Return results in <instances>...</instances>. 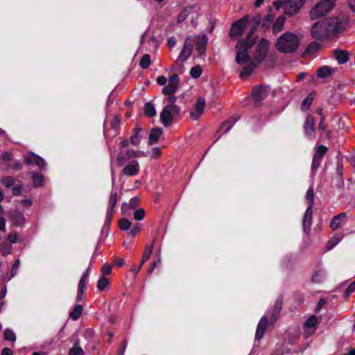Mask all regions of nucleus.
<instances>
[{"mask_svg":"<svg viewBox=\"0 0 355 355\" xmlns=\"http://www.w3.org/2000/svg\"><path fill=\"white\" fill-rule=\"evenodd\" d=\"M313 208V207L308 206L304 214L302 226L303 230L306 233H308L311 230V227L312 225Z\"/></svg>","mask_w":355,"mask_h":355,"instance_id":"16","label":"nucleus"},{"mask_svg":"<svg viewBox=\"0 0 355 355\" xmlns=\"http://www.w3.org/2000/svg\"><path fill=\"white\" fill-rule=\"evenodd\" d=\"M355 291V280L352 282L347 288L344 296L347 298Z\"/></svg>","mask_w":355,"mask_h":355,"instance_id":"58","label":"nucleus"},{"mask_svg":"<svg viewBox=\"0 0 355 355\" xmlns=\"http://www.w3.org/2000/svg\"><path fill=\"white\" fill-rule=\"evenodd\" d=\"M193 41L192 35L188 36L186 38L183 49L180 53L178 60L185 62L190 57L193 49Z\"/></svg>","mask_w":355,"mask_h":355,"instance_id":"7","label":"nucleus"},{"mask_svg":"<svg viewBox=\"0 0 355 355\" xmlns=\"http://www.w3.org/2000/svg\"><path fill=\"white\" fill-rule=\"evenodd\" d=\"M287 5L284 8V14L293 15L296 14L304 6L305 0H286Z\"/></svg>","mask_w":355,"mask_h":355,"instance_id":"8","label":"nucleus"},{"mask_svg":"<svg viewBox=\"0 0 355 355\" xmlns=\"http://www.w3.org/2000/svg\"><path fill=\"white\" fill-rule=\"evenodd\" d=\"M193 39V44H196V49L200 55L205 53L208 38L205 35L192 36Z\"/></svg>","mask_w":355,"mask_h":355,"instance_id":"11","label":"nucleus"},{"mask_svg":"<svg viewBox=\"0 0 355 355\" xmlns=\"http://www.w3.org/2000/svg\"><path fill=\"white\" fill-rule=\"evenodd\" d=\"M25 164L28 165H36L40 170H44L46 168V163L40 156L33 153V152H28L24 157Z\"/></svg>","mask_w":355,"mask_h":355,"instance_id":"6","label":"nucleus"},{"mask_svg":"<svg viewBox=\"0 0 355 355\" xmlns=\"http://www.w3.org/2000/svg\"><path fill=\"white\" fill-rule=\"evenodd\" d=\"M168 96L166 98V101L168 102V105H166L165 107H170V109L173 110V112L175 114H180V107L175 105V102L178 99V97L175 96L168 95Z\"/></svg>","mask_w":355,"mask_h":355,"instance_id":"28","label":"nucleus"},{"mask_svg":"<svg viewBox=\"0 0 355 355\" xmlns=\"http://www.w3.org/2000/svg\"><path fill=\"white\" fill-rule=\"evenodd\" d=\"M145 216V211L144 209H138L134 212V218L137 220H141Z\"/></svg>","mask_w":355,"mask_h":355,"instance_id":"53","label":"nucleus"},{"mask_svg":"<svg viewBox=\"0 0 355 355\" xmlns=\"http://www.w3.org/2000/svg\"><path fill=\"white\" fill-rule=\"evenodd\" d=\"M3 338L6 340L15 342L16 340V335L10 329H6L3 333Z\"/></svg>","mask_w":355,"mask_h":355,"instance_id":"45","label":"nucleus"},{"mask_svg":"<svg viewBox=\"0 0 355 355\" xmlns=\"http://www.w3.org/2000/svg\"><path fill=\"white\" fill-rule=\"evenodd\" d=\"M150 56L148 54H144L139 62V65L141 69H146L150 64Z\"/></svg>","mask_w":355,"mask_h":355,"instance_id":"43","label":"nucleus"},{"mask_svg":"<svg viewBox=\"0 0 355 355\" xmlns=\"http://www.w3.org/2000/svg\"><path fill=\"white\" fill-rule=\"evenodd\" d=\"M77 345H78V344H75L73 345V347L71 349H70L69 353V355H83V349L80 347L77 346Z\"/></svg>","mask_w":355,"mask_h":355,"instance_id":"52","label":"nucleus"},{"mask_svg":"<svg viewBox=\"0 0 355 355\" xmlns=\"http://www.w3.org/2000/svg\"><path fill=\"white\" fill-rule=\"evenodd\" d=\"M269 49V42L265 38H261L256 46L254 54V61L257 64H261L265 60Z\"/></svg>","mask_w":355,"mask_h":355,"instance_id":"4","label":"nucleus"},{"mask_svg":"<svg viewBox=\"0 0 355 355\" xmlns=\"http://www.w3.org/2000/svg\"><path fill=\"white\" fill-rule=\"evenodd\" d=\"M3 162H8L12 159V154L10 152H6L1 156Z\"/></svg>","mask_w":355,"mask_h":355,"instance_id":"61","label":"nucleus"},{"mask_svg":"<svg viewBox=\"0 0 355 355\" xmlns=\"http://www.w3.org/2000/svg\"><path fill=\"white\" fill-rule=\"evenodd\" d=\"M31 179L33 183L34 187H40L42 186L44 182V177L39 173H31Z\"/></svg>","mask_w":355,"mask_h":355,"instance_id":"36","label":"nucleus"},{"mask_svg":"<svg viewBox=\"0 0 355 355\" xmlns=\"http://www.w3.org/2000/svg\"><path fill=\"white\" fill-rule=\"evenodd\" d=\"M1 183L6 187L10 188L15 183V179L12 176H5L1 178Z\"/></svg>","mask_w":355,"mask_h":355,"instance_id":"48","label":"nucleus"},{"mask_svg":"<svg viewBox=\"0 0 355 355\" xmlns=\"http://www.w3.org/2000/svg\"><path fill=\"white\" fill-rule=\"evenodd\" d=\"M318 326V319L314 315L310 316L304 323V327L315 329Z\"/></svg>","mask_w":355,"mask_h":355,"instance_id":"42","label":"nucleus"},{"mask_svg":"<svg viewBox=\"0 0 355 355\" xmlns=\"http://www.w3.org/2000/svg\"><path fill=\"white\" fill-rule=\"evenodd\" d=\"M180 83L179 76L177 74L172 75L168 80V84L171 85H175V87H178Z\"/></svg>","mask_w":355,"mask_h":355,"instance_id":"56","label":"nucleus"},{"mask_svg":"<svg viewBox=\"0 0 355 355\" xmlns=\"http://www.w3.org/2000/svg\"><path fill=\"white\" fill-rule=\"evenodd\" d=\"M313 101L312 94H309L302 102L301 109L302 111H306L310 107Z\"/></svg>","mask_w":355,"mask_h":355,"instance_id":"39","label":"nucleus"},{"mask_svg":"<svg viewBox=\"0 0 355 355\" xmlns=\"http://www.w3.org/2000/svg\"><path fill=\"white\" fill-rule=\"evenodd\" d=\"M306 200L308 202V206L313 207L314 205V190L313 186L310 187L306 191Z\"/></svg>","mask_w":355,"mask_h":355,"instance_id":"44","label":"nucleus"},{"mask_svg":"<svg viewBox=\"0 0 355 355\" xmlns=\"http://www.w3.org/2000/svg\"><path fill=\"white\" fill-rule=\"evenodd\" d=\"M234 123L232 121H225L222 123L220 128L224 129L223 133H227L234 125Z\"/></svg>","mask_w":355,"mask_h":355,"instance_id":"60","label":"nucleus"},{"mask_svg":"<svg viewBox=\"0 0 355 355\" xmlns=\"http://www.w3.org/2000/svg\"><path fill=\"white\" fill-rule=\"evenodd\" d=\"M112 266L110 265H108V264H104L102 268H101V273L103 275V276H105V275H108L111 273L112 272Z\"/></svg>","mask_w":355,"mask_h":355,"instance_id":"59","label":"nucleus"},{"mask_svg":"<svg viewBox=\"0 0 355 355\" xmlns=\"http://www.w3.org/2000/svg\"><path fill=\"white\" fill-rule=\"evenodd\" d=\"M118 200V195L115 190L112 189L108 201V207L107 211L114 212V208Z\"/></svg>","mask_w":355,"mask_h":355,"instance_id":"31","label":"nucleus"},{"mask_svg":"<svg viewBox=\"0 0 355 355\" xmlns=\"http://www.w3.org/2000/svg\"><path fill=\"white\" fill-rule=\"evenodd\" d=\"M119 227L123 231L128 230L131 227V222L128 219L123 218L119 221Z\"/></svg>","mask_w":355,"mask_h":355,"instance_id":"47","label":"nucleus"},{"mask_svg":"<svg viewBox=\"0 0 355 355\" xmlns=\"http://www.w3.org/2000/svg\"><path fill=\"white\" fill-rule=\"evenodd\" d=\"M113 214H114V212H112L110 211H107L106 218H105V220L104 223V226H107V227L110 226L111 221L112 220Z\"/></svg>","mask_w":355,"mask_h":355,"instance_id":"62","label":"nucleus"},{"mask_svg":"<svg viewBox=\"0 0 355 355\" xmlns=\"http://www.w3.org/2000/svg\"><path fill=\"white\" fill-rule=\"evenodd\" d=\"M327 152V148L324 145H320L316 150L315 156L323 158L324 155Z\"/></svg>","mask_w":355,"mask_h":355,"instance_id":"51","label":"nucleus"},{"mask_svg":"<svg viewBox=\"0 0 355 355\" xmlns=\"http://www.w3.org/2000/svg\"><path fill=\"white\" fill-rule=\"evenodd\" d=\"M324 117L322 116L318 128L320 131L325 132V136L327 138H330L332 135V130L328 129V125L324 124Z\"/></svg>","mask_w":355,"mask_h":355,"instance_id":"38","label":"nucleus"},{"mask_svg":"<svg viewBox=\"0 0 355 355\" xmlns=\"http://www.w3.org/2000/svg\"><path fill=\"white\" fill-rule=\"evenodd\" d=\"M335 6V0H321L310 11L311 19L327 15Z\"/></svg>","mask_w":355,"mask_h":355,"instance_id":"3","label":"nucleus"},{"mask_svg":"<svg viewBox=\"0 0 355 355\" xmlns=\"http://www.w3.org/2000/svg\"><path fill=\"white\" fill-rule=\"evenodd\" d=\"M109 284V279L107 277L102 276L98 280L96 286L100 291H103L108 286Z\"/></svg>","mask_w":355,"mask_h":355,"instance_id":"41","label":"nucleus"},{"mask_svg":"<svg viewBox=\"0 0 355 355\" xmlns=\"http://www.w3.org/2000/svg\"><path fill=\"white\" fill-rule=\"evenodd\" d=\"M334 55L340 64L347 63L349 59V52L345 50L335 49L334 51Z\"/></svg>","mask_w":355,"mask_h":355,"instance_id":"24","label":"nucleus"},{"mask_svg":"<svg viewBox=\"0 0 355 355\" xmlns=\"http://www.w3.org/2000/svg\"><path fill=\"white\" fill-rule=\"evenodd\" d=\"M123 173L128 176H134L139 173V165L137 161L133 160L131 164H128L123 168Z\"/></svg>","mask_w":355,"mask_h":355,"instance_id":"23","label":"nucleus"},{"mask_svg":"<svg viewBox=\"0 0 355 355\" xmlns=\"http://www.w3.org/2000/svg\"><path fill=\"white\" fill-rule=\"evenodd\" d=\"M305 135L308 137H315V121L313 116L308 115L304 123Z\"/></svg>","mask_w":355,"mask_h":355,"instance_id":"13","label":"nucleus"},{"mask_svg":"<svg viewBox=\"0 0 355 355\" xmlns=\"http://www.w3.org/2000/svg\"><path fill=\"white\" fill-rule=\"evenodd\" d=\"M121 120L119 116H114L110 121V128L114 131L112 137H116L119 133Z\"/></svg>","mask_w":355,"mask_h":355,"instance_id":"32","label":"nucleus"},{"mask_svg":"<svg viewBox=\"0 0 355 355\" xmlns=\"http://www.w3.org/2000/svg\"><path fill=\"white\" fill-rule=\"evenodd\" d=\"M326 278V272L323 269H318L311 277V282L314 284H321Z\"/></svg>","mask_w":355,"mask_h":355,"instance_id":"27","label":"nucleus"},{"mask_svg":"<svg viewBox=\"0 0 355 355\" xmlns=\"http://www.w3.org/2000/svg\"><path fill=\"white\" fill-rule=\"evenodd\" d=\"M333 73L332 69L329 66L320 67L317 70V75L319 78H326Z\"/></svg>","mask_w":355,"mask_h":355,"instance_id":"29","label":"nucleus"},{"mask_svg":"<svg viewBox=\"0 0 355 355\" xmlns=\"http://www.w3.org/2000/svg\"><path fill=\"white\" fill-rule=\"evenodd\" d=\"M177 89L178 87H175V85H171L168 84L166 86L163 87L162 94L164 95H171L174 94Z\"/></svg>","mask_w":355,"mask_h":355,"instance_id":"49","label":"nucleus"},{"mask_svg":"<svg viewBox=\"0 0 355 355\" xmlns=\"http://www.w3.org/2000/svg\"><path fill=\"white\" fill-rule=\"evenodd\" d=\"M83 311V307L80 304H76L69 314V317L73 320H77L81 315Z\"/></svg>","mask_w":355,"mask_h":355,"instance_id":"34","label":"nucleus"},{"mask_svg":"<svg viewBox=\"0 0 355 355\" xmlns=\"http://www.w3.org/2000/svg\"><path fill=\"white\" fill-rule=\"evenodd\" d=\"M347 218L346 213H340L336 216H335L331 223H330V227L333 230H336L340 227H342L344 223H345V219Z\"/></svg>","mask_w":355,"mask_h":355,"instance_id":"21","label":"nucleus"},{"mask_svg":"<svg viewBox=\"0 0 355 355\" xmlns=\"http://www.w3.org/2000/svg\"><path fill=\"white\" fill-rule=\"evenodd\" d=\"M205 99L202 97L198 98L195 103V111L190 112V116L192 119L198 120L200 115L203 113L205 107Z\"/></svg>","mask_w":355,"mask_h":355,"instance_id":"14","label":"nucleus"},{"mask_svg":"<svg viewBox=\"0 0 355 355\" xmlns=\"http://www.w3.org/2000/svg\"><path fill=\"white\" fill-rule=\"evenodd\" d=\"M342 239V236H334L331 241H329L327 243V248L329 250L332 249L336 245H337Z\"/></svg>","mask_w":355,"mask_h":355,"instance_id":"54","label":"nucleus"},{"mask_svg":"<svg viewBox=\"0 0 355 355\" xmlns=\"http://www.w3.org/2000/svg\"><path fill=\"white\" fill-rule=\"evenodd\" d=\"M285 18L283 16H279L274 22L272 26V31L274 33L280 32L284 27Z\"/></svg>","mask_w":355,"mask_h":355,"instance_id":"35","label":"nucleus"},{"mask_svg":"<svg viewBox=\"0 0 355 355\" xmlns=\"http://www.w3.org/2000/svg\"><path fill=\"white\" fill-rule=\"evenodd\" d=\"M322 160V158L313 155L312 164H311L312 169H314V170L317 169L320 166Z\"/></svg>","mask_w":355,"mask_h":355,"instance_id":"55","label":"nucleus"},{"mask_svg":"<svg viewBox=\"0 0 355 355\" xmlns=\"http://www.w3.org/2000/svg\"><path fill=\"white\" fill-rule=\"evenodd\" d=\"M255 31V28H251L246 37L241 39L237 44H241L243 46L251 49L256 43L257 36L254 35Z\"/></svg>","mask_w":355,"mask_h":355,"instance_id":"17","label":"nucleus"},{"mask_svg":"<svg viewBox=\"0 0 355 355\" xmlns=\"http://www.w3.org/2000/svg\"><path fill=\"white\" fill-rule=\"evenodd\" d=\"M202 70L200 65L193 67L190 70V75L193 78H198L202 74Z\"/></svg>","mask_w":355,"mask_h":355,"instance_id":"46","label":"nucleus"},{"mask_svg":"<svg viewBox=\"0 0 355 355\" xmlns=\"http://www.w3.org/2000/svg\"><path fill=\"white\" fill-rule=\"evenodd\" d=\"M300 338V335L298 334H296L295 335L289 336L287 340V343L289 345H293L295 343L296 341H297Z\"/></svg>","mask_w":355,"mask_h":355,"instance_id":"64","label":"nucleus"},{"mask_svg":"<svg viewBox=\"0 0 355 355\" xmlns=\"http://www.w3.org/2000/svg\"><path fill=\"white\" fill-rule=\"evenodd\" d=\"M320 47H321V44H320L317 42H315V41L312 42L307 45V46L304 51V54H309V55L313 54L314 53L318 51Z\"/></svg>","mask_w":355,"mask_h":355,"instance_id":"37","label":"nucleus"},{"mask_svg":"<svg viewBox=\"0 0 355 355\" xmlns=\"http://www.w3.org/2000/svg\"><path fill=\"white\" fill-rule=\"evenodd\" d=\"M144 114L148 118H153L156 115V110L153 103L148 102L145 104Z\"/></svg>","mask_w":355,"mask_h":355,"instance_id":"30","label":"nucleus"},{"mask_svg":"<svg viewBox=\"0 0 355 355\" xmlns=\"http://www.w3.org/2000/svg\"><path fill=\"white\" fill-rule=\"evenodd\" d=\"M140 152L128 149L125 154L120 153L116 158V163L119 166H123L125 162L130 158L138 157Z\"/></svg>","mask_w":355,"mask_h":355,"instance_id":"15","label":"nucleus"},{"mask_svg":"<svg viewBox=\"0 0 355 355\" xmlns=\"http://www.w3.org/2000/svg\"><path fill=\"white\" fill-rule=\"evenodd\" d=\"M163 133L162 128L156 127L151 130L148 136V144L150 145L156 144Z\"/></svg>","mask_w":355,"mask_h":355,"instance_id":"25","label":"nucleus"},{"mask_svg":"<svg viewBox=\"0 0 355 355\" xmlns=\"http://www.w3.org/2000/svg\"><path fill=\"white\" fill-rule=\"evenodd\" d=\"M267 325H268V318L266 315H263L257 324L256 334H255V340H259L260 339H261L263 338V336L265 334Z\"/></svg>","mask_w":355,"mask_h":355,"instance_id":"20","label":"nucleus"},{"mask_svg":"<svg viewBox=\"0 0 355 355\" xmlns=\"http://www.w3.org/2000/svg\"><path fill=\"white\" fill-rule=\"evenodd\" d=\"M257 63H255L253 60L248 62V64L245 66L240 73V77L243 78L245 76L251 75L254 69L258 66Z\"/></svg>","mask_w":355,"mask_h":355,"instance_id":"26","label":"nucleus"},{"mask_svg":"<svg viewBox=\"0 0 355 355\" xmlns=\"http://www.w3.org/2000/svg\"><path fill=\"white\" fill-rule=\"evenodd\" d=\"M153 243L150 246H147L145 248V250L143 253V256H142L141 261L140 263L141 266H143V264L150 258V257L152 254V252H153Z\"/></svg>","mask_w":355,"mask_h":355,"instance_id":"40","label":"nucleus"},{"mask_svg":"<svg viewBox=\"0 0 355 355\" xmlns=\"http://www.w3.org/2000/svg\"><path fill=\"white\" fill-rule=\"evenodd\" d=\"M262 18L260 14L254 15L251 19V23L252 24V28H255V30L257 29L259 26L261 24Z\"/></svg>","mask_w":355,"mask_h":355,"instance_id":"50","label":"nucleus"},{"mask_svg":"<svg viewBox=\"0 0 355 355\" xmlns=\"http://www.w3.org/2000/svg\"><path fill=\"white\" fill-rule=\"evenodd\" d=\"M282 304H283V297L282 295L279 296L277 299L276 300L272 315L270 319V322L271 324H274L276 322V321L278 319L279 315L281 313V311L282 309Z\"/></svg>","mask_w":355,"mask_h":355,"instance_id":"18","label":"nucleus"},{"mask_svg":"<svg viewBox=\"0 0 355 355\" xmlns=\"http://www.w3.org/2000/svg\"><path fill=\"white\" fill-rule=\"evenodd\" d=\"M300 45L298 37L291 32H286L282 34L277 40V49L284 53H294Z\"/></svg>","mask_w":355,"mask_h":355,"instance_id":"2","label":"nucleus"},{"mask_svg":"<svg viewBox=\"0 0 355 355\" xmlns=\"http://www.w3.org/2000/svg\"><path fill=\"white\" fill-rule=\"evenodd\" d=\"M141 230V227L138 223H136L129 231L128 234L131 236H136Z\"/></svg>","mask_w":355,"mask_h":355,"instance_id":"57","label":"nucleus"},{"mask_svg":"<svg viewBox=\"0 0 355 355\" xmlns=\"http://www.w3.org/2000/svg\"><path fill=\"white\" fill-rule=\"evenodd\" d=\"M180 114H175L173 109L168 107H164L160 113V121L165 127H168L173 121L175 116H179Z\"/></svg>","mask_w":355,"mask_h":355,"instance_id":"10","label":"nucleus"},{"mask_svg":"<svg viewBox=\"0 0 355 355\" xmlns=\"http://www.w3.org/2000/svg\"><path fill=\"white\" fill-rule=\"evenodd\" d=\"M12 220L15 225L22 226L24 223L25 218L22 213L16 211L12 215Z\"/></svg>","mask_w":355,"mask_h":355,"instance_id":"33","label":"nucleus"},{"mask_svg":"<svg viewBox=\"0 0 355 355\" xmlns=\"http://www.w3.org/2000/svg\"><path fill=\"white\" fill-rule=\"evenodd\" d=\"M272 21V17L271 15H267L262 23V26L265 28L269 27L270 23Z\"/></svg>","mask_w":355,"mask_h":355,"instance_id":"63","label":"nucleus"},{"mask_svg":"<svg viewBox=\"0 0 355 355\" xmlns=\"http://www.w3.org/2000/svg\"><path fill=\"white\" fill-rule=\"evenodd\" d=\"M348 23V19L344 15L324 19L313 25L311 34L316 40L326 39L332 33H342L347 28Z\"/></svg>","mask_w":355,"mask_h":355,"instance_id":"1","label":"nucleus"},{"mask_svg":"<svg viewBox=\"0 0 355 355\" xmlns=\"http://www.w3.org/2000/svg\"><path fill=\"white\" fill-rule=\"evenodd\" d=\"M268 95L266 87L262 85H256L252 88V96L255 103H260L263 101Z\"/></svg>","mask_w":355,"mask_h":355,"instance_id":"12","label":"nucleus"},{"mask_svg":"<svg viewBox=\"0 0 355 355\" xmlns=\"http://www.w3.org/2000/svg\"><path fill=\"white\" fill-rule=\"evenodd\" d=\"M143 128L140 127H135L132 129L130 141L133 146H138L139 145L143 137Z\"/></svg>","mask_w":355,"mask_h":355,"instance_id":"22","label":"nucleus"},{"mask_svg":"<svg viewBox=\"0 0 355 355\" xmlns=\"http://www.w3.org/2000/svg\"><path fill=\"white\" fill-rule=\"evenodd\" d=\"M249 15H246L243 18L234 21L232 24L230 35L231 36H240L243 34V31L249 23Z\"/></svg>","mask_w":355,"mask_h":355,"instance_id":"5","label":"nucleus"},{"mask_svg":"<svg viewBox=\"0 0 355 355\" xmlns=\"http://www.w3.org/2000/svg\"><path fill=\"white\" fill-rule=\"evenodd\" d=\"M140 203V199L139 197L135 196L132 198L129 202H123L121 205V213L124 215L127 214L130 209H135L137 208Z\"/></svg>","mask_w":355,"mask_h":355,"instance_id":"19","label":"nucleus"},{"mask_svg":"<svg viewBox=\"0 0 355 355\" xmlns=\"http://www.w3.org/2000/svg\"><path fill=\"white\" fill-rule=\"evenodd\" d=\"M236 62L238 64H244L252 61L249 55L248 51L250 48H247L241 45V44H236Z\"/></svg>","mask_w":355,"mask_h":355,"instance_id":"9","label":"nucleus"}]
</instances>
